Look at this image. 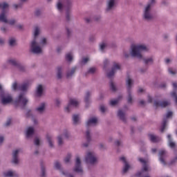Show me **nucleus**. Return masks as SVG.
Here are the masks:
<instances>
[{"label": "nucleus", "instance_id": "obj_47", "mask_svg": "<svg viewBox=\"0 0 177 177\" xmlns=\"http://www.w3.org/2000/svg\"><path fill=\"white\" fill-rule=\"evenodd\" d=\"M110 88H111V91H117V88L115 87V84H114V83H113L112 82L110 83Z\"/></svg>", "mask_w": 177, "mask_h": 177}, {"label": "nucleus", "instance_id": "obj_5", "mask_svg": "<svg viewBox=\"0 0 177 177\" xmlns=\"http://www.w3.org/2000/svg\"><path fill=\"white\" fill-rule=\"evenodd\" d=\"M0 100L1 104L4 106H6V104H10V103L13 102V97L6 91H1L0 93Z\"/></svg>", "mask_w": 177, "mask_h": 177}, {"label": "nucleus", "instance_id": "obj_9", "mask_svg": "<svg viewBox=\"0 0 177 177\" xmlns=\"http://www.w3.org/2000/svg\"><path fill=\"white\" fill-rule=\"evenodd\" d=\"M28 86H30V84L28 83H24L21 85H17V82H14L12 84V89L13 91H21V92H26L27 89H28Z\"/></svg>", "mask_w": 177, "mask_h": 177}, {"label": "nucleus", "instance_id": "obj_56", "mask_svg": "<svg viewBox=\"0 0 177 177\" xmlns=\"http://www.w3.org/2000/svg\"><path fill=\"white\" fill-rule=\"evenodd\" d=\"M13 8L14 9H19V8H21V3L14 4Z\"/></svg>", "mask_w": 177, "mask_h": 177}, {"label": "nucleus", "instance_id": "obj_62", "mask_svg": "<svg viewBox=\"0 0 177 177\" xmlns=\"http://www.w3.org/2000/svg\"><path fill=\"white\" fill-rule=\"evenodd\" d=\"M143 92H145V90L143 89V88L140 87L138 90V93H143Z\"/></svg>", "mask_w": 177, "mask_h": 177}, {"label": "nucleus", "instance_id": "obj_18", "mask_svg": "<svg viewBox=\"0 0 177 177\" xmlns=\"http://www.w3.org/2000/svg\"><path fill=\"white\" fill-rule=\"evenodd\" d=\"M97 124V118H91L86 122V125L88 127H95Z\"/></svg>", "mask_w": 177, "mask_h": 177}, {"label": "nucleus", "instance_id": "obj_8", "mask_svg": "<svg viewBox=\"0 0 177 177\" xmlns=\"http://www.w3.org/2000/svg\"><path fill=\"white\" fill-rule=\"evenodd\" d=\"M80 104V102L76 99L71 98L69 100L68 105L65 107L64 110L66 113H70L73 107H77Z\"/></svg>", "mask_w": 177, "mask_h": 177}, {"label": "nucleus", "instance_id": "obj_45", "mask_svg": "<svg viewBox=\"0 0 177 177\" xmlns=\"http://www.w3.org/2000/svg\"><path fill=\"white\" fill-rule=\"evenodd\" d=\"M109 64H110V61L107 59H105L104 60V68H107Z\"/></svg>", "mask_w": 177, "mask_h": 177}, {"label": "nucleus", "instance_id": "obj_49", "mask_svg": "<svg viewBox=\"0 0 177 177\" xmlns=\"http://www.w3.org/2000/svg\"><path fill=\"white\" fill-rule=\"evenodd\" d=\"M100 109L102 113H106L107 111V108L104 105H101Z\"/></svg>", "mask_w": 177, "mask_h": 177}, {"label": "nucleus", "instance_id": "obj_58", "mask_svg": "<svg viewBox=\"0 0 177 177\" xmlns=\"http://www.w3.org/2000/svg\"><path fill=\"white\" fill-rule=\"evenodd\" d=\"M166 117L167 118H171L172 117V112L171 111L167 112V113L166 114Z\"/></svg>", "mask_w": 177, "mask_h": 177}, {"label": "nucleus", "instance_id": "obj_34", "mask_svg": "<svg viewBox=\"0 0 177 177\" xmlns=\"http://www.w3.org/2000/svg\"><path fill=\"white\" fill-rule=\"evenodd\" d=\"M85 139L86 142H91L92 140V134L91 133V131L87 130L85 133Z\"/></svg>", "mask_w": 177, "mask_h": 177}, {"label": "nucleus", "instance_id": "obj_23", "mask_svg": "<svg viewBox=\"0 0 177 177\" xmlns=\"http://www.w3.org/2000/svg\"><path fill=\"white\" fill-rule=\"evenodd\" d=\"M57 147H63L64 146V138L62 135L57 136Z\"/></svg>", "mask_w": 177, "mask_h": 177}, {"label": "nucleus", "instance_id": "obj_28", "mask_svg": "<svg viewBox=\"0 0 177 177\" xmlns=\"http://www.w3.org/2000/svg\"><path fill=\"white\" fill-rule=\"evenodd\" d=\"M17 175V173L15 171L8 170L3 173V176L5 177H15Z\"/></svg>", "mask_w": 177, "mask_h": 177}, {"label": "nucleus", "instance_id": "obj_55", "mask_svg": "<svg viewBox=\"0 0 177 177\" xmlns=\"http://www.w3.org/2000/svg\"><path fill=\"white\" fill-rule=\"evenodd\" d=\"M115 146H122V142L120 140H116L115 142Z\"/></svg>", "mask_w": 177, "mask_h": 177}, {"label": "nucleus", "instance_id": "obj_32", "mask_svg": "<svg viewBox=\"0 0 177 177\" xmlns=\"http://www.w3.org/2000/svg\"><path fill=\"white\" fill-rule=\"evenodd\" d=\"M63 77V68L62 67H58L57 69V78L58 80L62 79Z\"/></svg>", "mask_w": 177, "mask_h": 177}, {"label": "nucleus", "instance_id": "obj_40", "mask_svg": "<svg viewBox=\"0 0 177 177\" xmlns=\"http://www.w3.org/2000/svg\"><path fill=\"white\" fill-rule=\"evenodd\" d=\"M9 45L10 46H15V45H16V39L10 38L9 39Z\"/></svg>", "mask_w": 177, "mask_h": 177}, {"label": "nucleus", "instance_id": "obj_13", "mask_svg": "<svg viewBox=\"0 0 177 177\" xmlns=\"http://www.w3.org/2000/svg\"><path fill=\"white\" fill-rule=\"evenodd\" d=\"M121 68V65L118 63H114L113 68L111 71L107 73V77L109 78H111L115 73H117V71L120 70Z\"/></svg>", "mask_w": 177, "mask_h": 177}, {"label": "nucleus", "instance_id": "obj_21", "mask_svg": "<svg viewBox=\"0 0 177 177\" xmlns=\"http://www.w3.org/2000/svg\"><path fill=\"white\" fill-rule=\"evenodd\" d=\"M72 121L73 125H79V124H81V116L79 114L73 115Z\"/></svg>", "mask_w": 177, "mask_h": 177}, {"label": "nucleus", "instance_id": "obj_4", "mask_svg": "<svg viewBox=\"0 0 177 177\" xmlns=\"http://www.w3.org/2000/svg\"><path fill=\"white\" fill-rule=\"evenodd\" d=\"M43 48L36 41L35 39H33L30 44L29 50L30 53L34 55H41L43 52Z\"/></svg>", "mask_w": 177, "mask_h": 177}, {"label": "nucleus", "instance_id": "obj_61", "mask_svg": "<svg viewBox=\"0 0 177 177\" xmlns=\"http://www.w3.org/2000/svg\"><path fill=\"white\" fill-rule=\"evenodd\" d=\"M99 148L101 149H106V145L103 143H100L99 145Z\"/></svg>", "mask_w": 177, "mask_h": 177}, {"label": "nucleus", "instance_id": "obj_52", "mask_svg": "<svg viewBox=\"0 0 177 177\" xmlns=\"http://www.w3.org/2000/svg\"><path fill=\"white\" fill-rule=\"evenodd\" d=\"M89 60V57H84L82 60V64H86V62Z\"/></svg>", "mask_w": 177, "mask_h": 177}, {"label": "nucleus", "instance_id": "obj_26", "mask_svg": "<svg viewBox=\"0 0 177 177\" xmlns=\"http://www.w3.org/2000/svg\"><path fill=\"white\" fill-rule=\"evenodd\" d=\"M167 138H168V145L169 147L171 149H175L176 147V143L174 142V140H172V137H171L170 134L167 135Z\"/></svg>", "mask_w": 177, "mask_h": 177}, {"label": "nucleus", "instance_id": "obj_53", "mask_svg": "<svg viewBox=\"0 0 177 177\" xmlns=\"http://www.w3.org/2000/svg\"><path fill=\"white\" fill-rule=\"evenodd\" d=\"M96 153L94 151L89 150L87 151V156H95Z\"/></svg>", "mask_w": 177, "mask_h": 177}, {"label": "nucleus", "instance_id": "obj_48", "mask_svg": "<svg viewBox=\"0 0 177 177\" xmlns=\"http://www.w3.org/2000/svg\"><path fill=\"white\" fill-rule=\"evenodd\" d=\"M167 151L165 149H160L159 150V156H165L167 155Z\"/></svg>", "mask_w": 177, "mask_h": 177}, {"label": "nucleus", "instance_id": "obj_43", "mask_svg": "<svg viewBox=\"0 0 177 177\" xmlns=\"http://www.w3.org/2000/svg\"><path fill=\"white\" fill-rule=\"evenodd\" d=\"M168 72L169 73V74H171V75H175V74H176V70L172 68H169Z\"/></svg>", "mask_w": 177, "mask_h": 177}, {"label": "nucleus", "instance_id": "obj_60", "mask_svg": "<svg viewBox=\"0 0 177 177\" xmlns=\"http://www.w3.org/2000/svg\"><path fill=\"white\" fill-rule=\"evenodd\" d=\"M165 62L166 64H169V63H171L172 62V59H171L169 58H166L165 59Z\"/></svg>", "mask_w": 177, "mask_h": 177}, {"label": "nucleus", "instance_id": "obj_24", "mask_svg": "<svg viewBox=\"0 0 177 177\" xmlns=\"http://www.w3.org/2000/svg\"><path fill=\"white\" fill-rule=\"evenodd\" d=\"M46 107V103H41L37 108H36L35 111L39 114H42L44 111H45V109Z\"/></svg>", "mask_w": 177, "mask_h": 177}, {"label": "nucleus", "instance_id": "obj_36", "mask_svg": "<svg viewBox=\"0 0 177 177\" xmlns=\"http://www.w3.org/2000/svg\"><path fill=\"white\" fill-rule=\"evenodd\" d=\"M34 145L35 146H41V137L36 136L34 138Z\"/></svg>", "mask_w": 177, "mask_h": 177}, {"label": "nucleus", "instance_id": "obj_33", "mask_svg": "<svg viewBox=\"0 0 177 177\" xmlns=\"http://www.w3.org/2000/svg\"><path fill=\"white\" fill-rule=\"evenodd\" d=\"M57 8L58 10H60V11L64 9V1H63V0H59L57 3Z\"/></svg>", "mask_w": 177, "mask_h": 177}, {"label": "nucleus", "instance_id": "obj_38", "mask_svg": "<svg viewBox=\"0 0 177 177\" xmlns=\"http://www.w3.org/2000/svg\"><path fill=\"white\" fill-rule=\"evenodd\" d=\"M107 48V43L106 42H102L100 44V50L101 52H104V50Z\"/></svg>", "mask_w": 177, "mask_h": 177}, {"label": "nucleus", "instance_id": "obj_35", "mask_svg": "<svg viewBox=\"0 0 177 177\" xmlns=\"http://www.w3.org/2000/svg\"><path fill=\"white\" fill-rule=\"evenodd\" d=\"M153 62L154 59L152 57L144 59L145 64H153Z\"/></svg>", "mask_w": 177, "mask_h": 177}, {"label": "nucleus", "instance_id": "obj_42", "mask_svg": "<svg viewBox=\"0 0 177 177\" xmlns=\"http://www.w3.org/2000/svg\"><path fill=\"white\" fill-rule=\"evenodd\" d=\"M119 101H120V98L116 100H112L110 101V104L111 106H115V104H117Z\"/></svg>", "mask_w": 177, "mask_h": 177}, {"label": "nucleus", "instance_id": "obj_29", "mask_svg": "<svg viewBox=\"0 0 177 177\" xmlns=\"http://www.w3.org/2000/svg\"><path fill=\"white\" fill-rule=\"evenodd\" d=\"M39 34H41V28H39L38 26H36L33 30V39H37V38H39Z\"/></svg>", "mask_w": 177, "mask_h": 177}, {"label": "nucleus", "instance_id": "obj_11", "mask_svg": "<svg viewBox=\"0 0 177 177\" xmlns=\"http://www.w3.org/2000/svg\"><path fill=\"white\" fill-rule=\"evenodd\" d=\"M117 2H118V0H107L106 8V12H111V10H113L114 8L117 6Z\"/></svg>", "mask_w": 177, "mask_h": 177}, {"label": "nucleus", "instance_id": "obj_51", "mask_svg": "<svg viewBox=\"0 0 177 177\" xmlns=\"http://www.w3.org/2000/svg\"><path fill=\"white\" fill-rule=\"evenodd\" d=\"M159 160L163 165H165V156H160Z\"/></svg>", "mask_w": 177, "mask_h": 177}, {"label": "nucleus", "instance_id": "obj_64", "mask_svg": "<svg viewBox=\"0 0 177 177\" xmlns=\"http://www.w3.org/2000/svg\"><path fill=\"white\" fill-rule=\"evenodd\" d=\"M41 176H45V167H41Z\"/></svg>", "mask_w": 177, "mask_h": 177}, {"label": "nucleus", "instance_id": "obj_46", "mask_svg": "<svg viewBox=\"0 0 177 177\" xmlns=\"http://www.w3.org/2000/svg\"><path fill=\"white\" fill-rule=\"evenodd\" d=\"M91 97V93L87 92L86 93V96H85V98H84V100H85L86 103H88V102H89V97Z\"/></svg>", "mask_w": 177, "mask_h": 177}, {"label": "nucleus", "instance_id": "obj_14", "mask_svg": "<svg viewBox=\"0 0 177 177\" xmlns=\"http://www.w3.org/2000/svg\"><path fill=\"white\" fill-rule=\"evenodd\" d=\"M139 161L142 163L143 167L141 171L137 173V176H142L144 172L149 171V166H147L148 161L142 158H140Z\"/></svg>", "mask_w": 177, "mask_h": 177}, {"label": "nucleus", "instance_id": "obj_22", "mask_svg": "<svg viewBox=\"0 0 177 177\" xmlns=\"http://www.w3.org/2000/svg\"><path fill=\"white\" fill-rule=\"evenodd\" d=\"M86 162H87V164H96L97 159L95 156H88L86 158Z\"/></svg>", "mask_w": 177, "mask_h": 177}, {"label": "nucleus", "instance_id": "obj_15", "mask_svg": "<svg viewBox=\"0 0 177 177\" xmlns=\"http://www.w3.org/2000/svg\"><path fill=\"white\" fill-rule=\"evenodd\" d=\"M74 171L75 172L80 174H83L84 172L82 167H81V159H80V158H76Z\"/></svg>", "mask_w": 177, "mask_h": 177}, {"label": "nucleus", "instance_id": "obj_54", "mask_svg": "<svg viewBox=\"0 0 177 177\" xmlns=\"http://www.w3.org/2000/svg\"><path fill=\"white\" fill-rule=\"evenodd\" d=\"M89 143H91V142L86 141V142H83L82 144V147H88Z\"/></svg>", "mask_w": 177, "mask_h": 177}, {"label": "nucleus", "instance_id": "obj_17", "mask_svg": "<svg viewBox=\"0 0 177 177\" xmlns=\"http://www.w3.org/2000/svg\"><path fill=\"white\" fill-rule=\"evenodd\" d=\"M35 132V129L32 127H28L25 131L26 138L27 139H30V138H32V136L34 135Z\"/></svg>", "mask_w": 177, "mask_h": 177}, {"label": "nucleus", "instance_id": "obj_25", "mask_svg": "<svg viewBox=\"0 0 177 177\" xmlns=\"http://www.w3.org/2000/svg\"><path fill=\"white\" fill-rule=\"evenodd\" d=\"M149 139L153 143H157V142H160L161 140V138L154 135V134H149Z\"/></svg>", "mask_w": 177, "mask_h": 177}, {"label": "nucleus", "instance_id": "obj_41", "mask_svg": "<svg viewBox=\"0 0 177 177\" xmlns=\"http://www.w3.org/2000/svg\"><path fill=\"white\" fill-rule=\"evenodd\" d=\"M72 5H73L72 0H66V2L65 3L66 8H71Z\"/></svg>", "mask_w": 177, "mask_h": 177}, {"label": "nucleus", "instance_id": "obj_3", "mask_svg": "<svg viewBox=\"0 0 177 177\" xmlns=\"http://www.w3.org/2000/svg\"><path fill=\"white\" fill-rule=\"evenodd\" d=\"M155 3L156 0H149V3L144 7L142 17L145 20L150 21L154 19L152 10Z\"/></svg>", "mask_w": 177, "mask_h": 177}, {"label": "nucleus", "instance_id": "obj_63", "mask_svg": "<svg viewBox=\"0 0 177 177\" xmlns=\"http://www.w3.org/2000/svg\"><path fill=\"white\" fill-rule=\"evenodd\" d=\"M4 140H5V138H3V136H0V146H1Z\"/></svg>", "mask_w": 177, "mask_h": 177}, {"label": "nucleus", "instance_id": "obj_57", "mask_svg": "<svg viewBox=\"0 0 177 177\" xmlns=\"http://www.w3.org/2000/svg\"><path fill=\"white\" fill-rule=\"evenodd\" d=\"M55 168H56V169H60V163L59 162H55Z\"/></svg>", "mask_w": 177, "mask_h": 177}, {"label": "nucleus", "instance_id": "obj_20", "mask_svg": "<svg viewBox=\"0 0 177 177\" xmlns=\"http://www.w3.org/2000/svg\"><path fill=\"white\" fill-rule=\"evenodd\" d=\"M120 161H122V162H123V164L124 165V166L123 167L122 172H123V174H127V172H128L129 168H131V166H129V165L127 162L125 157L120 158Z\"/></svg>", "mask_w": 177, "mask_h": 177}, {"label": "nucleus", "instance_id": "obj_1", "mask_svg": "<svg viewBox=\"0 0 177 177\" xmlns=\"http://www.w3.org/2000/svg\"><path fill=\"white\" fill-rule=\"evenodd\" d=\"M9 4L6 2L0 3V21L10 26H15L17 21L15 19H8V9Z\"/></svg>", "mask_w": 177, "mask_h": 177}, {"label": "nucleus", "instance_id": "obj_2", "mask_svg": "<svg viewBox=\"0 0 177 177\" xmlns=\"http://www.w3.org/2000/svg\"><path fill=\"white\" fill-rule=\"evenodd\" d=\"M150 50L149 46L146 44H133L131 46L130 55L133 57H137V59H142L143 55H142L141 52H147Z\"/></svg>", "mask_w": 177, "mask_h": 177}, {"label": "nucleus", "instance_id": "obj_37", "mask_svg": "<svg viewBox=\"0 0 177 177\" xmlns=\"http://www.w3.org/2000/svg\"><path fill=\"white\" fill-rule=\"evenodd\" d=\"M74 73H75V68H73L68 71L66 73L67 78H71V76L74 75Z\"/></svg>", "mask_w": 177, "mask_h": 177}, {"label": "nucleus", "instance_id": "obj_31", "mask_svg": "<svg viewBox=\"0 0 177 177\" xmlns=\"http://www.w3.org/2000/svg\"><path fill=\"white\" fill-rule=\"evenodd\" d=\"M118 116L122 121H125L127 120V117L125 116V112H123L122 110H119L118 111Z\"/></svg>", "mask_w": 177, "mask_h": 177}, {"label": "nucleus", "instance_id": "obj_59", "mask_svg": "<svg viewBox=\"0 0 177 177\" xmlns=\"http://www.w3.org/2000/svg\"><path fill=\"white\" fill-rule=\"evenodd\" d=\"M171 95L173 96V97H174L176 103H177V94L176 93H172Z\"/></svg>", "mask_w": 177, "mask_h": 177}, {"label": "nucleus", "instance_id": "obj_50", "mask_svg": "<svg viewBox=\"0 0 177 177\" xmlns=\"http://www.w3.org/2000/svg\"><path fill=\"white\" fill-rule=\"evenodd\" d=\"M89 74H95L96 73V68H90L88 69Z\"/></svg>", "mask_w": 177, "mask_h": 177}, {"label": "nucleus", "instance_id": "obj_27", "mask_svg": "<svg viewBox=\"0 0 177 177\" xmlns=\"http://www.w3.org/2000/svg\"><path fill=\"white\" fill-rule=\"evenodd\" d=\"M44 89H45V87H44V86L39 84L36 90L37 96H42V95L44 94Z\"/></svg>", "mask_w": 177, "mask_h": 177}, {"label": "nucleus", "instance_id": "obj_44", "mask_svg": "<svg viewBox=\"0 0 177 177\" xmlns=\"http://www.w3.org/2000/svg\"><path fill=\"white\" fill-rule=\"evenodd\" d=\"M19 157L17 156H15L12 158V163L13 164H19Z\"/></svg>", "mask_w": 177, "mask_h": 177}, {"label": "nucleus", "instance_id": "obj_16", "mask_svg": "<svg viewBox=\"0 0 177 177\" xmlns=\"http://www.w3.org/2000/svg\"><path fill=\"white\" fill-rule=\"evenodd\" d=\"M42 48L48 45V38L44 36H39V38L35 39Z\"/></svg>", "mask_w": 177, "mask_h": 177}, {"label": "nucleus", "instance_id": "obj_7", "mask_svg": "<svg viewBox=\"0 0 177 177\" xmlns=\"http://www.w3.org/2000/svg\"><path fill=\"white\" fill-rule=\"evenodd\" d=\"M28 103V98L26 97V93H21L15 100V104L18 106H26Z\"/></svg>", "mask_w": 177, "mask_h": 177}, {"label": "nucleus", "instance_id": "obj_12", "mask_svg": "<svg viewBox=\"0 0 177 177\" xmlns=\"http://www.w3.org/2000/svg\"><path fill=\"white\" fill-rule=\"evenodd\" d=\"M46 140L47 142L48 147L50 149H55L56 145L55 144V140L53 139V136L50 134H47L46 136Z\"/></svg>", "mask_w": 177, "mask_h": 177}, {"label": "nucleus", "instance_id": "obj_19", "mask_svg": "<svg viewBox=\"0 0 177 177\" xmlns=\"http://www.w3.org/2000/svg\"><path fill=\"white\" fill-rule=\"evenodd\" d=\"M169 104H171V103L168 101H163L162 102L154 101V106L156 109H158V107H167V106H169Z\"/></svg>", "mask_w": 177, "mask_h": 177}, {"label": "nucleus", "instance_id": "obj_39", "mask_svg": "<svg viewBox=\"0 0 177 177\" xmlns=\"http://www.w3.org/2000/svg\"><path fill=\"white\" fill-rule=\"evenodd\" d=\"M65 59L66 62H73V53H68L66 55Z\"/></svg>", "mask_w": 177, "mask_h": 177}, {"label": "nucleus", "instance_id": "obj_10", "mask_svg": "<svg viewBox=\"0 0 177 177\" xmlns=\"http://www.w3.org/2000/svg\"><path fill=\"white\" fill-rule=\"evenodd\" d=\"M7 63L8 64H10L11 66H17L19 71H24L26 70V68L24 66L19 65V62L13 58L8 59L7 60Z\"/></svg>", "mask_w": 177, "mask_h": 177}, {"label": "nucleus", "instance_id": "obj_6", "mask_svg": "<svg viewBox=\"0 0 177 177\" xmlns=\"http://www.w3.org/2000/svg\"><path fill=\"white\" fill-rule=\"evenodd\" d=\"M126 85H127V92H128L127 102L128 103H132V95H131V88H132V86L133 85V80L129 76H128L126 79Z\"/></svg>", "mask_w": 177, "mask_h": 177}, {"label": "nucleus", "instance_id": "obj_30", "mask_svg": "<svg viewBox=\"0 0 177 177\" xmlns=\"http://www.w3.org/2000/svg\"><path fill=\"white\" fill-rule=\"evenodd\" d=\"M20 154H24V150L21 148H17L12 150V156H19Z\"/></svg>", "mask_w": 177, "mask_h": 177}]
</instances>
